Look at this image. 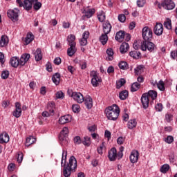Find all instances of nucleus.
I'll return each mask as SVG.
<instances>
[{"instance_id": "obj_59", "label": "nucleus", "mask_w": 177, "mask_h": 177, "mask_svg": "<svg viewBox=\"0 0 177 177\" xmlns=\"http://www.w3.org/2000/svg\"><path fill=\"white\" fill-rule=\"evenodd\" d=\"M55 96L57 99H63L64 97V93L62 91H58L56 93Z\"/></svg>"}, {"instance_id": "obj_48", "label": "nucleus", "mask_w": 177, "mask_h": 177, "mask_svg": "<svg viewBox=\"0 0 177 177\" xmlns=\"http://www.w3.org/2000/svg\"><path fill=\"white\" fill-rule=\"evenodd\" d=\"M169 160L171 164H174V162L176 161V156H175V153L171 152L170 153V156H169Z\"/></svg>"}, {"instance_id": "obj_46", "label": "nucleus", "mask_w": 177, "mask_h": 177, "mask_svg": "<svg viewBox=\"0 0 177 177\" xmlns=\"http://www.w3.org/2000/svg\"><path fill=\"white\" fill-rule=\"evenodd\" d=\"M67 158V151L63 150L62 152V159L61 161V165L63 167V165H66V160Z\"/></svg>"}, {"instance_id": "obj_9", "label": "nucleus", "mask_w": 177, "mask_h": 177, "mask_svg": "<svg viewBox=\"0 0 177 177\" xmlns=\"http://www.w3.org/2000/svg\"><path fill=\"white\" fill-rule=\"evenodd\" d=\"M108 158H109L110 161H115L118 158V153H117V149L115 147L109 151Z\"/></svg>"}, {"instance_id": "obj_61", "label": "nucleus", "mask_w": 177, "mask_h": 177, "mask_svg": "<svg viewBox=\"0 0 177 177\" xmlns=\"http://www.w3.org/2000/svg\"><path fill=\"white\" fill-rule=\"evenodd\" d=\"M74 143H75V145H81L82 143V140H81V138L80 136L75 137Z\"/></svg>"}, {"instance_id": "obj_47", "label": "nucleus", "mask_w": 177, "mask_h": 177, "mask_svg": "<svg viewBox=\"0 0 177 177\" xmlns=\"http://www.w3.org/2000/svg\"><path fill=\"white\" fill-rule=\"evenodd\" d=\"M97 19H98L99 21H100V23H103V21H104V20H106V14L103 12H100L97 15Z\"/></svg>"}, {"instance_id": "obj_41", "label": "nucleus", "mask_w": 177, "mask_h": 177, "mask_svg": "<svg viewBox=\"0 0 177 177\" xmlns=\"http://www.w3.org/2000/svg\"><path fill=\"white\" fill-rule=\"evenodd\" d=\"M128 97V91L124 90L120 93L119 98L120 100H125Z\"/></svg>"}, {"instance_id": "obj_6", "label": "nucleus", "mask_w": 177, "mask_h": 177, "mask_svg": "<svg viewBox=\"0 0 177 177\" xmlns=\"http://www.w3.org/2000/svg\"><path fill=\"white\" fill-rule=\"evenodd\" d=\"M142 34L144 41H150L153 38V30L147 26L142 28Z\"/></svg>"}, {"instance_id": "obj_62", "label": "nucleus", "mask_w": 177, "mask_h": 177, "mask_svg": "<svg viewBox=\"0 0 177 177\" xmlns=\"http://www.w3.org/2000/svg\"><path fill=\"white\" fill-rule=\"evenodd\" d=\"M80 66L82 70H85V68H86V61L85 60L80 61Z\"/></svg>"}, {"instance_id": "obj_23", "label": "nucleus", "mask_w": 177, "mask_h": 177, "mask_svg": "<svg viewBox=\"0 0 177 177\" xmlns=\"http://www.w3.org/2000/svg\"><path fill=\"white\" fill-rule=\"evenodd\" d=\"M33 55L35 56V59L36 62H39V60H42V51L41 48H37L34 53Z\"/></svg>"}, {"instance_id": "obj_4", "label": "nucleus", "mask_w": 177, "mask_h": 177, "mask_svg": "<svg viewBox=\"0 0 177 177\" xmlns=\"http://www.w3.org/2000/svg\"><path fill=\"white\" fill-rule=\"evenodd\" d=\"M159 9L163 8L166 10H172L175 8V3L172 0H164L161 3H158Z\"/></svg>"}, {"instance_id": "obj_16", "label": "nucleus", "mask_w": 177, "mask_h": 177, "mask_svg": "<svg viewBox=\"0 0 177 177\" xmlns=\"http://www.w3.org/2000/svg\"><path fill=\"white\" fill-rule=\"evenodd\" d=\"M151 84L153 86H157L159 91H165V83H164L162 80H160L158 82H157V81H152Z\"/></svg>"}, {"instance_id": "obj_55", "label": "nucleus", "mask_w": 177, "mask_h": 177, "mask_svg": "<svg viewBox=\"0 0 177 177\" xmlns=\"http://www.w3.org/2000/svg\"><path fill=\"white\" fill-rule=\"evenodd\" d=\"M118 20L120 23H124L125 20H127V17L124 14H120L118 15Z\"/></svg>"}, {"instance_id": "obj_14", "label": "nucleus", "mask_w": 177, "mask_h": 177, "mask_svg": "<svg viewBox=\"0 0 177 177\" xmlns=\"http://www.w3.org/2000/svg\"><path fill=\"white\" fill-rule=\"evenodd\" d=\"M82 13L84 15L85 17L91 19V17L95 15V9L86 8L82 10Z\"/></svg>"}, {"instance_id": "obj_64", "label": "nucleus", "mask_w": 177, "mask_h": 177, "mask_svg": "<svg viewBox=\"0 0 177 177\" xmlns=\"http://www.w3.org/2000/svg\"><path fill=\"white\" fill-rule=\"evenodd\" d=\"M118 145H123L124 142H125V138L124 137H119L117 140Z\"/></svg>"}, {"instance_id": "obj_7", "label": "nucleus", "mask_w": 177, "mask_h": 177, "mask_svg": "<svg viewBox=\"0 0 177 177\" xmlns=\"http://www.w3.org/2000/svg\"><path fill=\"white\" fill-rule=\"evenodd\" d=\"M71 96L77 103H83L84 102L85 98L81 93L73 92Z\"/></svg>"}, {"instance_id": "obj_27", "label": "nucleus", "mask_w": 177, "mask_h": 177, "mask_svg": "<svg viewBox=\"0 0 177 177\" xmlns=\"http://www.w3.org/2000/svg\"><path fill=\"white\" fill-rule=\"evenodd\" d=\"M99 82H102V80L97 75H94L91 79V84L93 86H97V85H99Z\"/></svg>"}, {"instance_id": "obj_43", "label": "nucleus", "mask_w": 177, "mask_h": 177, "mask_svg": "<svg viewBox=\"0 0 177 177\" xmlns=\"http://www.w3.org/2000/svg\"><path fill=\"white\" fill-rule=\"evenodd\" d=\"M126 82H127V81L124 78H122V79L116 81V88L118 89H120V88H121V86H124V85H125Z\"/></svg>"}, {"instance_id": "obj_34", "label": "nucleus", "mask_w": 177, "mask_h": 177, "mask_svg": "<svg viewBox=\"0 0 177 177\" xmlns=\"http://www.w3.org/2000/svg\"><path fill=\"white\" fill-rule=\"evenodd\" d=\"M46 109L48 111L51 113V114H55V103L53 102H48Z\"/></svg>"}, {"instance_id": "obj_31", "label": "nucleus", "mask_w": 177, "mask_h": 177, "mask_svg": "<svg viewBox=\"0 0 177 177\" xmlns=\"http://www.w3.org/2000/svg\"><path fill=\"white\" fill-rule=\"evenodd\" d=\"M60 73H56L52 77V81L55 85H59L60 84Z\"/></svg>"}, {"instance_id": "obj_2", "label": "nucleus", "mask_w": 177, "mask_h": 177, "mask_svg": "<svg viewBox=\"0 0 177 177\" xmlns=\"http://www.w3.org/2000/svg\"><path fill=\"white\" fill-rule=\"evenodd\" d=\"M30 60V54L25 53L21 55L19 59L17 57H12L10 60V64L12 67L17 68L19 66H24Z\"/></svg>"}, {"instance_id": "obj_32", "label": "nucleus", "mask_w": 177, "mask_h": 177, "mask_svg": "<svg viewBox=\"0 0 177 177\" xmlns=\"http://www.w3.org/2000/svg\"><path fill=\"white\" fill-rule=\"evenodd\" d=\"M128 49H129V44L127 42L122 43L120 48V53L122 54L127 53V52H128Z\"/></svg>"}, {"instance_id": "obj_15", "label": "nucleus", "mask_w": 177, "mask_h": 177, "mask_svg": "<svg viewBox=\"0 0 177 177\" xmlns=\"http://www.w3.org/2000/svg\"><path fill=\"white\" fill-rule=\"evenodd\" d=\"M71 115H65L61 116L59 119V124L61 125H64V124H68V122H71Z\"/></svg>"}, {"instance_id": "obj_58", "label": "nucleus", "mask_w": 177, "mask_h": 177, "mask_svg": "<svg viewBox=\"0 0 177 177\" xmlns=\"http://www.w3.org/2000/svg\"><path fill=\"white\" fill-rule=\"evenodd\" d=\"M72 110H73V113H80V105L73 104L72 106Z\"/></svg>"}, {"instance_id": "obj_38", "label": "nucleus", "mask_w": 177, "mask_h": 177, "mask_svg": "<svg viewBox=\"0 0 177 177\" xmlns=\"http://www.w3.org/2000/svg\"><path fill=\"white\" fill-rule=\"evenodd\" d=\"M169 168H171L169 165L164 164L163 165L161 166L160 171L162 174H167L168 171H169Z\"/></svg>"}, {"instance_id": "obj_30", "label": "nucleus", "mask_w": 177, "mask_h": 177, "mask_svg": "<svg viewBox=\"0 0 177 177\" xmlns=\"http://www.w3.org/2000/svg\"><path fill=\"white\" fill-rule=\"evenodd\" d=\"M136 125H138L136 119H131L127 123V128L129 129H133V128H136Z\"/></svg>"}, {"instance_id": "obj_45", "label": "nucleus", "mask_w": 177, "mask_h": 177, "mask_svg": "<svg viewBox=\"0 0 177 177\" xmlns=\"http://www.w3.org/2000/svg\"><path fill=\"white\" fill-rule=\"evenodd\" d=\"M119 68L121 70H128V64L127 62L122 61L118 64Z\"/></svg>"}, {"instance_id": "obj_12", "label": "nucleus", "mask_w": 177, "mask_h": 177, "mask_svg": "<svg viewBox=\"0 0 177 177\" xmlns=\"http://www.w3.org/2000/svg\"><path fill=\"white\" fill-rule=\"evenodd\" d=\"M21 104L19 102L15 103V110L12 112V115L15 117V118H19L21 117Z\"/></svg>"}, {"instance_id": "obj_24", "label": "nucleus", "mask_w": 177, "mask_h": 177, "mask_svg": "<svg viewBox=\"0 0 177 177\" xmlns=\"http://www.w3.org/2000/svg\"><path fill=\"white\" fill-rule=\"evenodd\" d=\"M67 41L69 46H76L75 35H70L67 37Z\"/></svg>"}, {"instance_id": "obj_8", "label": "nucleus", "mask_w": 177, "mask_h": 177, "mask_svg": "<svg viewBox=\"0 0 177 177\" xmlns=\"http://www.w3.org/2000/svg\"><path fill=\"white\" fill-rule=\"evenodd\" d=\"M129 160L131 164H136L139 160V151L136 149L131 151L129 156Z\"/></svg>"}, {"instance_id": "obj_42", "label": "nucleus", "mask_w": 177, "mask_h": 177, "mask_svg": "<svg viewBox=\"0 0 177 177\" xmlns=\"http://www.w3.org/2000/svg\"><path fill=\"white\" fill-rule=\"evenodd\" d=\"M71 169H71V167H69V166L65 167L63 171L64 176L65 177L70 176V175H71Z\"/></svg>"}, {"instance_id": "obj_36", "label": "nucleus", "mask_w": 177, "mask_h": 177, "mask_svg": "<svg viewBox=\"0 0 177 177\" xmlns=\"http://www.w3.org/2000/svg\"><path fill=\"white\" fill-rule=\"evenodd\" d=\"M35 142H37V139L34 138L33 136H29L26 138L25 145L26 147L31 146V145H32V143H35Z\"/></svg>"}, {"instance_id": "obj_50", "label": "nucleus", "mask_w": 177, "mask_h": 177, "mask_svg": "<svg viewBox=\"0 0 177 177\" xmlns=\"http://www.w3.org/2000/svg\"><path fill=\"white\" fill-rule=\"evenodd\" d=\"M164 26L167 30H171L172 28V25L171 24V20L168 19L164 22Z\"/></svg>"}, {"instance_id": "obj_40", "label": "nucleus", "mask_w": 177, "mask_h": 177, "mask_svg": "<svg viewBox=\"0 0 177 177\" xmlns=\"http://www.w3.org/2000/svg\"><path fill=\"white\" fill-rule=\"evenodd\" d=\"M82 143L84 145L86 146L87 147H89L91 146V137L85 136L84 137V139L82 141Z\"/></svg>"}, {"instance_id": "obj_63", "label": "nucleus", "mask_w": 177, "mask_h": 177, "mask_svg": "<svg viewBox=\"0 0 177 177\" xmlns=\"http://www.w3.org/2000/svg\"><path fill=\"white\" fill-rule=\"evenodd\" d=\"M119 150L120 151L118 153V159L120 160L124 156V154L122 153V151H124V147H120Z\"/></svg>"}, {"instance_id": "obj_53", "label": "nucleus", "mask_w": 177, "mask_h": 177, "mask_svg": "<svg viewBox=\"0 0 177 177\" xmlns=\"http://www.w3.org/2000/svg\"><path fill=\"white\" fill-rule=\"evenodd\" d=\"M146 5V0H137V6L138 8H143Z\"/></svg>"}, {"instance_id": "obj_13", "label": "nucleus", "mask_w": 177, "mask_h": 177, "mask_svg": "<svg viewBox=\"0 0 177 177\" xmlns=\"http://www.w3.org/2000/svg\"><path fill=\"white\" fill-rule=\"evenodd\" d=\"M68 136V128L64 127L59 134V139L61 142H67Z\"/></svg>"}, {"instance_id": "obj_29", "label": "nucleus", "mask_w": 177, "mask_h": 177, "mask_svg": "<svg viewBox=\"0 0 177 177\" xmlns=\"http://www.w3.org/2000/svg\"><path fill=\"white\" fill-rule=\"evenodd\" d=\"M70 48L67 50V55L70 57L74 56L75 55V53L77 52V47L75 46H69Z\"/></svg>"}, {"instance_id": "obj_54", "label": "nucleus", "mask_w": 177, "mask_h": 177, "mask_svg": "<svg viewBox=\"0 0 177 177\" xmlns=\"http://www.w3.org/2000/svg\"><path fill=\"white\" fill-rule=\"evenodd\" d=\"M165 142L166 143H168V145H171V143H172V142H174V136H168L165 140Z\"/></svg>"}, {"instance_id": "obj_35", "label": "nucleus", "mask_w": 177, "mask_h": 177, "mask_svg": "<svg viewBox=\"0 0 177 177\" xmlns=\"http://www.w3.org/2000/svg\"><path fill=\"white\" fill-rule=\"evenodd\" d=\"M144 71H145V67L143 66V65L138 66L134 69V73L136 75H140V74H142V73H143Z\"/></svg>"}, {"instance_id": "obj_33", "label": "nucleus", "mask_w": 177, "mask_h": 177, "mask_svg": "<svg viewBox=\"0 0 177 177\" xmlns=\"http://www.w3.org/2000/svg\"><path fill=\"white\" fill-rule=\"evenodd\" d=\"M22 8L26 10H30L31 8H32V3L30 0H24Z\"/></svg>"}, {"instance_id": "obj_28", "label": "nucleus", "mask_w": 177, "mask_h": 177, "mask_svg": "<svg viewBox=\"0 0 177 177\" xmlns=\"http://www.w3.org/2000/svg\"><path fill=\"white\" fill-rule=\"evenodd\" d=\"M106 60L108 62H111L114 59V50H113V48H108L106 50Z\"/></svg>"}, {"instance_id": "obj_11", "label": "nucleus", "mask_w": 177, "mask_h": 177, "mask_svg": "<svg viewBox=\"0 0 177 177\" xmlns=\"http://www.w3.org/2000/svg\"><path fill=\"white\" fill-rule=\"evenodd\" d=\"M88 38H89V31H84L82 34V37L79 41L81 46H86L88 45Z\"/></svg>"}, {"instance_id": "obj_5", "label": "nucleus", "mask_w": 177, "mask_h": 177, "mask_svg": "<svg viewBox=\"0 0 177 177\" xmlns=\"http://www.w3.org/2000/svg\"><path fill=\"white\" fill-rule=\"evenodd\" d=\"M20 10L17 8H14L13 10H8L7 12V15L10 20L13 21V23H16V21H19V13Z\"/></svg>"}, {"instance_id": "obj_56", "label": "nucleus", "mask_w": 177, "mask_h": 177, "mask_svg": "<svg viewBox=\"0 0 177 177\" xmlns=\"http://www.w3.org/2000/svg\"><path fill=\"white\" fill-rule=\"evenodd\" d=\"M8 77H9V71H3L1 73V78L3 80H6V78H8Z\"/></svg>"}, {"instance_id": "obj_51", "label": "nucleus", "mask_w": 177, "mask_h": 177, "mask_svg": "<svg viewBox=\"0 0 177 177\" xmlns=\"http://www.w3.org/2000/svg\"><path fill=\"white\" fill-rule=\"evenodd\" d=\"M129 55L131 57H133V59H139V56H140V53H136L133 51H131L129 53Z\"/></svg>"}, {"instance_id": "obj_3", "label": "nucleus", "mask_w": 177, "mask_h": 177, "mask_svg": "<svg viewBox=\"0 0 177 177\" xmlns=\"http://www.w3.org/2000/svg\"><path fill=\"white\" fill-rule=\"evenodd\" d=\"M141 50L144 52L149 50V52L154 53V52H157V46L153 42L149 41V40L142 41L141 42Z\"/></svg>"}, {"instance_id": "obj_44", "label": "nucleus", "mask_w": 177, "mask_h": 177, "mask_svg": "<svg viewBox=\"0 0 177 177\" xmlns=\"http://www.w3.org/2000/svg\"><path fill=\"white\" fill-rule=\"evenodd\" d=\"M140 88V84L138 82H134L131 84V92H136Z\"/></svg>"}, {"instance_id": "obj_17", "label": "nucleus", "mask_w": 177, "mask_h": 177, "mask_svg": "<svg viewBox=\"0 0 177 177\" xmlns=\"http://www.w3.org/2000/svg\"><path fill=\"white\" fill-rule=\"evenodd\" d=\"M163 31L164 28H162V25L160 23H157L153 29L154 34L158 36L162 35Z\"/></svg>"}, {"instance_id": "obj_1", "label": "nucleus", "mask_w": 177, "mask_h": 177, "mask_svg": "<svg viewBox=\"0 0 177 177\" xmlns=\"http://www.w3.org/2000/svg\"><path fill=\"white\" fill-rule=\"evenodd\" d=\"M105 114L108 120L115 121L120 115V108L114 104L105 109Z\"/></svg>"}, {"instance_id": "obj_25", "label": "nucleus", "mask_w": 177, "mask_h": 177, "mask_svg": "<svg viewBox=\"0 0 177 177\" xmlns=\"http://www.w3.org/2000/svg\"><path fill=\"white\" fill-rule=\"evenodd\" d=\"M124 38H125V32L122 30H120L119 32H118L115 37V39H116V41H118V42L122 41V39H124Z\"/></svg>"}, {"instance_id": "obj_19", "label": "nucleus", "mask_w": 177, "mask_h": 177, "mask_svg": "<svg viewBox=\"0 0 177 177\" xmlns=\"http://www.w3.org/2000/svg\"><path fill=\"white\" fill-rule=\"evenodd\" d=\"M102 27L104 34H110V32L111 31V24H110V22H104Z\"/></svg>"}, {"instance_id": "obj_49", "label": "nucleus", "mask_w": 177, "mask_h": 177, "mask_svg": "<svg viewBox=\"0 0 177 177\" xmlns=\"http://www.w3.org/2000/svg\"><path fill=\"white\" fill-rule=\"evenodd\" d=\"M162 109H163V106H162V104L161 103H158L157 104L155 105L156 111H158L160 113L162 111Z\"/></svg>"}, {"instance_id": "obj_60", "label": "nucleus", "mask_w": 177, "mask_h": 177, "mask_svg": "<svg viewBox=\"0 0 177 177\" xmlns=\"http://www.w3.org/2000/svg\"><path fill=\"white\" fill-rule=\"evenodd\" d=\"M24 156L22 152H19L17 154V161L20 164L23 161Z\"/></svg>"}, {"instance_id": "obj_18", "label": "nucleus", "mask_w": 177, "mask_h": 177, "mask_svg": "<svg viewBox=\"0 0 177 177\" xmlns=\"http://www.w3.org/2000/svg\"><path fill=\"white\" fill-rule=\"evenodd\" d=\"M84 104L86 107L88 109V110L93 107V100H92V97H91V96L87 95L84 98Z\"/></svg>"}, {"instance_id": "obj_52", "label": "nucleus", "mask_w": 177, "mask_h": 177, "mask_svg": "<svg viewBox=\"0 0 177 177\" xmlns=\"http://www.w3.org/2000/svg\"><path fill=\"white\" fill-rule=\"evenodd\" d=\"M34 3L35 4L33 6V8L35 10H39V9H41V8L42 7V4L41 3V2L36 1Z\"/></svg>"}, {"instance_id": "obj_20", "label": "nucleus", "mask_w": 177, "mask_h": 177, "mask_svg": "<svg viewBox=\"0 0 177 177\" xmlns=\"http://www.w3.org/2000/svg\"><path fill=\"white\" fill-rule=\"evenodd\" d=\"M9 134L6 132H3L0 134V143L3 145V143H8L9 142Z\"/></svg>"}, {"instance_id": "obj_26", "label": "nucleus", "mask_w": 177, "mask_h": 177, "mask_svg": "<svg viewBox=\"0 0 177 177\" xmlns=\"http://www.w3.org/2000/svg\"><path fill=\"white\" fill-rule=\"evenodd\" d=\"M34 35L30 32H28L24 39L25 45H28L30 42H32V41H34Z\"/></svg>"}, {"instance_id": "obj_57", "label": "nucleus", "mask_w": 177, "mask_h": 177, "mask_svg": "<svg viewBox=\"0 0 177 177\" xmlns=\"http://www.w3.org/2000/svg\"><path fill=\"white\" fill-rule=\"evenodd\" d=\"M174 118V115L169 113H167L165 115V120L167 122H171Z\"/></svg>"}, {"instance_id": "obj_21", "label": "nucleus", "mask_w": 177, "mask_h": 177, "mask_svg": "<svg viewBox=\"0 0 177 177\" xmlns=\"http://www.w3.org/2000/svg\"><path fill=\"white\" fill-rule=\"evenodd\" d=\"M71 169H75L77 168V159L75 157L71 156L69 159V164L67 165Z\"/></svg>"}, {"instance_id": "obj_37", "label": "nucleus", "mask_w": 177, "mask_h": 177, "mask_svg": "<svg viewBox=\"0 0 177 177\" xmlns=\"http://www.w3.org/2000/svg\"><path fill=\"white\" fill-rule=\"evenodd\" d=\"M107 41H109L107 34L104 33L100 37V41L102 45H106V44H107Z\"/></svg>"}, {"instance_id": "obj_10", "label": "nucleus", "mask_w": 177, "mask_h": 177, "mask_svg": "<svg viewBox=\"0 0 177 177\" xmlns=\"http://www.w3.org/2000/svg\"><path fill=\"white\" fill-rule=\"evenodd\" d=\"M141 102H142L143 109L146 110V109L149 107V104L150 103V98L149 97V94L147 93L142 94L141 97Z\"/></svg>"}, {"instance_id": "obj_39", "label": "nucleus", "mask_w": 177, "mask_h": 177, "mask_svg": "<svg viewBox=\"0 0 177 177\" xmlns=\"http://www.w3.org/2000/svg\"><path fill=\"white\" fill-rule=\"evenodd\" d=\"M149 97H151L152 100L157 99V93L156 91L150 90L148 93H146Z\"/></svg>"}, {"instance_id": "obj_22", "label": "nucleus", "mask_w": 177, "mask_h": 177, "mask_svg": "<svg viewBox=\"0 0 177 177\" xmlns=\"http://www.w3.org/2000/svg\"><path fill=\"white\" fill-rule=\"evenodd\" d=\"M9 44V38L6 35H2L0 39V48H3Z\"/></svg>"}]
</instances>
